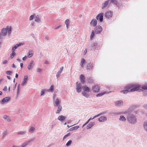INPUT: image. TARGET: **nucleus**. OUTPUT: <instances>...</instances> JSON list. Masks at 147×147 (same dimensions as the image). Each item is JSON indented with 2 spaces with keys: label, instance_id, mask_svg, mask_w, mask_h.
<instances>
[{
  "label": "nucleus",
  "instance_id": "obj_64",
  "mask_svg": "<svg viewBox=\"0 0 147 147\" xmlns=\"http://www.w3.org/2000/svg\"><path fill=\"white\" fill-rule=\"evenodd\" d=\"M20 67L21 68H22L23 67V63H20Z\"/></svg>",
  "mask_w": 147,
  "mask_h": 147
},
{
  "label": "nucleus",
  "instance_id": "obj_63",
  "mask_svg": "<svg viewBox=\"0 0 147 147\" xmlns=\"http://www.w3.org/2000/svg\"><path fill=\"white\" fill-rule=\"evenodd\" d=\"M88 123L87 122H86L84 124V125H83L82 126V127H84L87 124H88Z\"/></svg>",
  "mask_w": 147,
  "mask_h": 147
},
{
  "label": "nucleus",
  "instance_id": "obj_38",
  "mask_svg": "<svg viewBox=\"0 0 147 147\" xmlns=\"http://www.w3.org/2000/svg\"><path fill=\"white\" fill-rule=\"evenodd\" d=\"M54 89L53 86V85L51 86L49 89L47 90V91L52 92Z\"/></svg>",
  "mask_w": 147,
  "mask_h": 147
},
{
  "label": "nucleus",
  "instance_id": "obj_24",
  "mask_svg": "<svg viewBox=\"0 0 147 147\" xmlns=\"http://www.w3.org/2000/svg\"><path fill=\"white\" fill-rule=\"evenodd\" d=\"M94 65H93L91 63H89L87 64V67H88V69L90 70H92L93 69V67H94Z\"/></svg>",
  "mask_w": 147,
  "mask_h": 147
},
{
  "label": "nucleus",
  "instance_id": "obj_12",
  "mask_svg": "<svg viewBox=\"0 0 147 147\" xmlns=\"http://www.w3.org/2000/svg\"><path fill=\"white\" fill-rule=\"evenodd\" d=\"M97 24V21L96 20L93 19L91 21L90 23V25L91 26L94 27L96 26Z\"/></svg>",
  "mask_w": 147,
  "mask_h": 147
},
{
  "label": "nucleus",
  "instance_id": "obj_51",
  "mask_svg": "<svg viewBox=\"0 0 147 147\" xmlns=\"http://www.w3.org/2000/svg\"><path fill=\"white\" fill-rule=\"evenodd\" d=\"M7 61L6 60H3L2 62L3 64H6L7 63Z\"/></svg>",
  "mask_w": 147,
  "mask_h": 147
},
{
  "label": "nucleus",
  "instance_id": "obj_58",
  "mask_svg": "<svg viewBox=\"0 0 147 147\" xmlns=\"http://www.w3.org/2000/svg\"><path fill=\"white\" fill-rule=\"evenodd\" d=\"M87 52V49H85L84 52V55H86Z\"/></svg>",
  "mask_w": 147,
  "mask_h": 147
},
{
  "label": "nucleus",
  "instance_id": "obj_3",
  "mask_svg": "<svg viewBox=\"0 0 147 147\" xmlns=\"http://www.w3.org/2000/svg\"><path fill=\"white\" fill-rule=\"evenodd\" d=\"M127 120L128 122L131 124H135L137 121L136 117L133 114H130L128 115Z\"/></svg>",
  "mask_w": 147,
  "mask_h": 147
},
{
  "label": "nucleus",
  "instance_id": "obj_61",
  "mask_svg": "<svg viewBox=\"0 0 147 147\" xmlns=\"http://www.w3.org/2000/svg\"><path fill=\"white\" fill-rule=\"evenodd\" d=\"M61 25H60L58 26H57V27H56L55 28V29H58V28H59L60 27H61Z\"/></svg>",
  "mask_w": 147,
  "mask_h": 147
},
{
  "label": "nucleus",
  "instance_id": "obj_37",
  "mask_svg": "<svg viewBox=\"0 0 147 147\" xmlns=\"http://www.w3.org/2000/svg\"><path fill=\"white\" fill-rule=\"evenodd\" d=\"M105 113H100L98 115H97L95 116L93 118H90V120H92L93 119H94L95 118H96V117H97L98 116H100V115H102L103 114H104Z\"/></svg>",
  "mask_w": 147,
  "mask_h": 147
},
{
  "label": "nucleus",
  "instance_id": "obj_15",
  "mask_svg": "<svg viewBox=\"0 0 147 147\" xmlns=\"http://www.w3.org/2000/svg\"><path fill=\"white\" fill-rule=\"evenodd\" d=\"M118 119L120 121L122 122H125L126 120V118L123 115H121Z\"/></svg>",
  "mask_w": 147,
  "mask_h": 147
},
{
  "label": "nucleus",
  "instance_id": "obj_1",
  "mask_svg": "<svg viewBox=\"0 0 147 147\" xmlns=\"http://www.w3.org/2000/svg\"><path fill=\"white\" fill-rule=\"evenodd\" d=\"M126 90L121 91V93L126 94L128 92H132L141 89L140 86L138 84H133L129 85L126 87Z\"/></svg>",
  "mask_w": 147,
  "mask_h": 147
},
{
  "label": "nucleus",
  "instance_id": "obj_23",
  "mask_svg": "<svg viewBox=\"0 0 147 147\" xmlns=\"http://www.w3.org/2000/svg\"><path fill=\"white\" fill-rule=\"evenodd\" d=\"M66 117L63 115H60L58 117V119L60 121H63L65 120Z\"/></svg>",
  "mask_w": 147,
  "mask_h": 147
},
{
  "label": "nucleus",
  "instance_id": "obj_41",
  "mask_svg": "<svg viewBox=\"0 0 147 147\" xmlns=\"http://www.w3.org/2000/svg\"><path fill=\"white\" fill-rule=\"evenodd\" d=\"M16 55L14 51H12V53L10 55V57L11 59H12L15 55Z\"/></svg>",
  "mask_w": 147,
  "mask_h": 147
},
{
  "label": "nucleus",
  "instance_id": "obj_33",
  "mask_svg": "<svg viewBox=\"0 0 147 147\" xmlns=\"http://www.w3.org/2000/svg\"><path fill=\"white\" fill-rule=\"evenodd\" d=\"M143 127L145 131L147 132V121L144 122Z\"/></svg>",
  "mask_w": 147,
  "mask_h": 147
},
{
  "label": "nucleus",
  "instance_id": "obj_34",
  "mask_svg": "<svg viewBox=\"0 0 147 147\" xmlns=\"http://www.w3.org/2000/svg\"><path fill=\"white\" fill-rule=\"evenodd\" d=\"M85 63V59L82 58L81 59V62L80 63V65L82 67H83L84 66V64Z\"/></svg>",
  "mask_w": 147,
  "mask_h": 147
},
{
  "label": "nucleus",
  "instance_id": "obj_45",
  "mask_svg": "<svg viewBox=\"0 0 147 147\" xmlns=\"http://www.w3.org/2000/svg\"><path fill=\"white\" fill-rule=\"evenodd\" d=\"M94 33L93 30H92V33L90 35V39H92L94 37Z\"/></svg>",
  "mask_w": 147,
  "mask_h": 147
},
{
  "label": "nucleus",
  "instance_id": "obj_27",
  "mask_svg": "<svg viewBox=\"0 0 147 147\" xmlns=\"http://www.w3.org/2000/svg\"><path fill=\"white\" fill-rule=\"evenodd\" d=\"M108 3H109L108 2V1H105L102 4V9H103L107 7L108 5Z\"/></svg>",
  "mask_w": 147,
  "mask_h": 147
},
{
  "label": "nucleus",
  "instance_id": "obj_42",
  "mask_svg": "<svg viewBox=\"0 0 147 147\" xmlns=\"http://www.w3.org/2000/svg\"><path fill=\"white\" fill-rule=\"evenodd\" d=\"M35 15H31L30 18L29 20L30 21H31L32 20L34 19Z\"/></svg>",
  "mask_w": 147,
  "mask_h": 147
},
{
  "label": "nucleus",
  "instance_id": "obj_5",
  "mask_svg": "<svg viewBox=\"0 0 147 147\" xmlns=\"http://www.w3.org/2000/svg\"><path fill=\"white\" fill-rule=\"evenodd\" d=\"M35 63L33 60H31L30 62L28 64L27 66V68L29 70H32V68L34 67Z\"/></svg>",
  "mask_w": 147,
  "mask_h": 147
},
{
  "label": "nucleus",
  "instance_id": "obj_13",
  "mask_svg": "<svg viewBox=\"0 0 147 147\" xmlns=\"http://www.w3.org/2000/svg\"><path fill=\"white\" fill-rule=\"evenodd\" d=\"M28 77L27 76H24V79L23 80L21 85L24 86L26 85L28 81Z\"/></svg>",
  "mask_w": 147,
  "mask_h": 147
},
{
  "label": "nucleus",
  "instance_id": "obj_2",
  "mask_svg": "<svg viewBox=\"0 0 147 147\" xmlns=\"http://www.w3.org/2000/svg\"><path fill=\"white\" fill-rule=\"evenodd\" d=\"M12 27L11 26H7L5 28H3L0 33V39L3 38L6 36L7 32L8 34L10 35L11 33Z\"/></svg>",
  "mask_w": 147,
  "mask_h": 147
},
{
  "label": "nucleus",
  "instance_id": "obj_6",
  "mask_svg": "<svg viewBox=\"0 0 147 147\" xmlns=\"http://www.w3.org/2000/svg\"><path fill=\"white\" fill-rule=\"evenodd\" d=\"M3 118L5 121L7 122H10L11 121V117L6 115H4L3 116Z\"/></svg>",
  "mask_w": 147,
  "mask_h": 147
},
{
  "label": "nucleus",
  "instance_id": "obj_18",
  "mask_svg": "<svg viewBox=\"0 0 147 147\" xmlns=\"http://www.w3.org/2000/svg\"><path fill=\"white\" fill-rule=\"evenodd\" d=\"M115 106L117 107H119L123 105V102L122 101H117L115 102Z\"/></svg>",
  "mask_w": 147,
  "mask_h": 147
},
{
  "label": "nucleus",
  "instance_id": "obj_7",
  "mask_svg": "<svg viewBox=\"0 0 147 147\" xmlns=\"http://www.w3.org/2000/svg\"><path fill=\"white\" fill-rule=\"evenodd\" d=\"M102 30V28L100 26H97L94 28L95 32L97 34L100 33Z\"/></svg>",
  "mask_w": 147,
  "mask_h": 147
},
{
  "label": "nucleus",
  "instance_id": "obj_10",
  "mask_svg": "<svg viewBox=\"0 0 147 147\" xmlns=\"http://www.w3.org/2000/svg\"><path fill=\"white\" fill-rule=\"evenodd\" d=\"M92 89L94 92H97L99 91L100 88L98 85H95L93 86Z\"/></svg>",
  "mask_w": 147,
  "mask_h": 147
},
{
  "label": "nucleus",
  "instance_id": "obj_31",
  "mask_svg": "<svg viewBox=\"0 0 147 147\" xmlns=\"http://www.w3.org/2000/svg\"><path fill=\"white\" fill-rule=\"evenodd\" d=\"M57 107H58V109L57 110L56 113V114H58L59 113L60 111H61L62 109V107L61 105H59Z\"/></svg>",
  "mask_w": 147,
  "mask_h": 147
},
{
  "label": "nucleus",
  "instance_id": "obj_39",
  "mask_svg": "<svg viewBox=\"0 0 147 147\" xmlns=\"http://www.w3.org/2000/svg\"><path fill=\"white\" fill-rule=\"evenodd\" d=\"M72 143V141L71 140H69L67 142L66 144V146L68 147L70 146Z\"/></svg>",
  "mask_w": 147,
  "mask_h": 147
},
{
  "label": "nucleus",
  "instance_id": "obj_21",
  "mask_svg": "<svg viewBox=\"0 0 147 147\" xmlns=\"http://www.w3.org/2000/svg\"><path fill=\"white\" fill-rule=\"evenodd\" d=\"M107 120V118L105 117L101 116L100 117L98 120L100 122H103Z\"/></svg>",
  "mask_w": 147,
  "mask_h": 147
},
{
  "label": "nucleus",
  "instance_id": "obj_11",
  "mask_svg": "<svg viewBox=\"0 0 147 147\" xmlns=\"http://www.w3.org/2000/svg\"><path fill=\"white\" fill-rule=\"evenodd\" d=\"M97 20L99 19V21L102 22L103 20V13H100L98 14L96 17Z\"/></svg>",
  "mask_w": 147,
  "mask_h": 147
},
{
  "label": "nucleus",
  "instance_id": "obj_30",
  "mask_svg": "<svg viewBox=\"0 0 147 147\" xmlns=\"http://www.w3.org/2000/svg\"><path fill=\"white\" fill-rule=\"evenodd\" d=\"M83 91L86 92H89L90 91V89L86 86H84L82 87Z\"/></svg>",
  "mask_w": 147,
  "mask_h": 147
},
{
  "label": "nucleus",
  "instance_id": "obj_48",
  "mask_svg": "<svg viewBox=\"0 0 147 147\" xmlns=\"http://www.w3.org/2000/svg\"><path fill=\"white\" fill-rule=\"evenodd\" d=\"M7 131H4L3 133V137H5L7 134Z\"/></svg>",
  "mask_w": 147,
  "mask_h": 147
},
{
  "label": "nucleus",
  "instance_id": "obj_36",
  "mask_svg": "<svg viewBox=\"0 0 147 147\" xmlns=\"http://www.w3.org/2000/svg\"><path fill=\"white\" fill-rule=\"evenodd\" d=\"M80 79L82 82L84 83V78L82 74L80 76Z\"/></svg>",
  "mask_w": 147,
  "mask_h": 147
},
{
  "label": "nucleus",
  "instance_id": "obj_19",
  "mask_svg": "<svg viewBox=\"0 0 147 147\" xmlns=\"http://www.w3.org/2000/svg\"><path fill=\"white\" fill-rule=\"evenodd\" d=\"M61 100L58 98H57L55 101V103L54 106L55 107L58 106L59 105H60Z\"/></svg>",
  "mask_w": 147,
  "mask_h": 147
},
{
  "label": "nucleus",
  "instance_id": "obj_4",
  "mask_svg": "<svg viewBox=\"0 0 147 147\" xmlns=\"http://www.w3.org/2000/svg\"><path fill=\"white\" fill-rule=\"evenodd\" d=\"M11 100V98L9 96H7L3 98L1 101L0 103L1 105H3L7 103Z\"/></svg>",
  "mask_w": 147,
  "mask_h": 147
},
{
  "label": "nucleus",
  "instance_id": "obj_14",
  "mask_svg": "<svg viewBox=\"0 0 147 147\" xmlns=\"http://www.w3.org/2000/svg\"><path fill=\"white\" fill-rule=\"evenodd\" d=\"M34 21L38 23H40L41 21L40 16L38 15H35Z\"/></svg>",
  "mask_w": 147,
  "mask_h": 147
},
{
  "label": "nucleus",
  "instance_id": "obj_47",
  "mask_svg": "<svg viewBox=\"0 0 147 147\" xmlns=\"http://www.w3.org/2000/svg\"><path fill=\"white\" fill-rule=\"evenodd\" d=\"M70 133H68V134L65 135L63 138V140L66 139L67 137L70 136Z\"/></svg>",
  "mask_w": 147,
  "mask_h": 147
},
{
  "label": "nucleus",
  "instance_id": "obj_8",
  "mask_svg": "<svg viewBox=\"0 0 147 147\" xmlns=\"http://www.w3.org/2000/svg\"><path fill=\"white\" fill-rule=\"evenodd\" d=\"M32 141V139H31L28 141H27L22 143L21 145L19 146V147H25L28 145L30 144Z\"/></svg>",
  "mask_w": 147,
  "mask_h": 147
},
{
  "label": "nucleus",
  "instance_id": "obj_22",
  "mask_svg": "<svg viewBox=\"0 0 147 147\" xmlns=\"http://www.w3.org/2000/svg\"><path fill=\"white\" fill-rule=\"evenodd\" d=\"M95 124L94 122H91L89 123L87 125L86 128L87 129H90Z\"/></svg>",
  "mask_w": 147,
  "mask_h": 147
},
{
  "label": "nucleus",
  "instance_id": "obj_40",
  "mask_svg": "<svg viewBox=\"0 0 147 147\" xmlns=\"http://www.w3.org/2000/svg\"><path fill=\"white\" fill-rule=\"evenodd\" d=\"M18 47H19L18 45L17 44L15 45L13 47L12 51H14Z\"/></svg>",
  "mask_w": 147,
  "mask_h": 147
},
{
  "label": "nucleus",
  "instance_id": "obj_9",
  "mask_svg": "<svg viewBox=\"0 0 147 147\" xmlns=\"http://www.w3.org/2000/svg\"><path fill=\"white\" fill-rule=\"evenodd\" d=\"M107 89L106 88H105L104 89V90L99 94H97L96 96L97 97H100L105 94H108L109 92L107 91Z\"/></svg>",
  "mask_w": 147,
  "mask_h": 147
},
{
  "label": "nucleus",
  "instance_id": "obj_50",
  "mask_svg": "<svg viewBox=\"0 0 147 147\" xmlns=\"http://www.w3.org/2000/svg\"><path fill=\"white\" fill-rule=\"evenodd\" d=\"M142 88L144 90H147V85L144 86H142Z\"/></svg>",
  "mask_w": 147,
  "mask_h": 147
},
{
  "label": "nucleus",
  "instance_id": "obj_62",
  "mask_svg": "<svg viewBox=\"0 0 147 147\" xmlns=\"http://www.w3.org/2000/svg\"><path fill=\"white\" fill-rule=\"evenodd\" d=\"M128 113H129L127 111H124L123 112V114H127Z\"/></svg>",
  "mask_w": 147,
  "mask_h": 147
},
{
  "label": "nucleus",
  "instance_id": "obj_43",
  "mask_svg": "<svg viewBox=\"0 0 147 147\" xmlns=\"http://www.w3.org/2000/svg\"><path fill=\"white\" fill-rule=\"evenodd\" d=\"M97 46L96 43H94L92 45L91 47L93 49H94L96 48Z\"/></svg>",
  "mask_w": 147,
  "mask_h": 147
},
{
  "label": "nucleus",
  "instance_id": "obj_56",
  "mask_svg": "<svg viewBox=\"0 0 147 147\" xmlns=\"http://www.w3.org/2000/svg\"><path fill=\"white\" fill-rule=\"evenodd\" d=\"M7 90V87L6 86H5L3 89V91H6Z\"/></svg>",
  "mask_w": 147,
  "mask_h": 147
},
{
  "label": "nucleus",
  "instance_id": "obj_49",
  "mask_svg": "<svg viewBox=\"0 0 147 147\" xmlns=\"http://www.w3.org/2000/svg\"><path fill=\"white\" fill-rule=\"evenodd\" d=\"M28 57L27 56L25 55L24 57L22 58V60L24 61H25L27 59Z\"/></svg>",
  "mask_w": 147,
  "mask_h": 147
},
{
  "label": "nucleus",
  "instance_id": "obj_44",
  "mask_svg": "<svg viewBox=\"0 0 147 147\" xmlns=\"http://www.w3.org/2000/svg\"><path fill=\"white\" fill-rule=\"evenodd\" d=\"M63 66L61 67L60 68V69L57 72L58 73H59V74H61L62 73V72L63 70Z\"/></svg>",
  "mask_w": 147,
  "mask_h": 147
},
{
  "label": "nucleus",
  "instance_id": "obj_25",
  "mask_svg": "<svg viewBox=\"0 0 147 147\" xmlns=\"http://www.w3.org/2000/svg\"><path fill=\"white\" fill-rule=\"evenodd\" d=\"M26 133V131H20L17 133V134L18 135L20 136H23L25 135Z\"/></svg>",
  "mask_w": 147,
  "mask_h": 147
},
{
  "label": "nucleus",
  "instance_id": "obj_52",
  "mask_svg": "<svg viewBox=\"0 0 147 147\" xmlns=\"http://www.w3.org/2000/svg\"><path fill=\"white\" fill-rule=\"evenodd\" d=\"M6 73L7 74L10 75L12 74V72L11 71H6Z\"/></svg>",
  "mask_w": 147,
  "mask_h": 147
},
{
  "label": "nucleus",
  "instance_id": "obj_35",
  "mask_svg": "<svg viewBox=\"0 0 147 147\" xmlns=\"http://www.w3.org/2000/svg\"><path fill=\"white\" fill-rule=\"evenodd\" d=\"M65 23L66 25V27L67 28H69V19L66 20L65 21Z\"/></svg>",
  "mask_w": 147,
  "mask_h": 147
},
{
  "label": "nucleus",
  "instance_id": "obj_17",
  "mask_svg": "<svg viewBox=\"0 0 147 147\" xmlns=\"http://www.w3.org/2000/svg\"><path fill=\"white\" fill-rule=\"evenodd\" d=\"M33 51L32 50H29L27 53V57L28 58H30L32 57L33 54Z\"/></svg>",
  "mask_w": 147,
  "mask_h": 147
},
{
  "label": "nucleus",
  "instance_id": "obj_60",
  "mask_svg": "<svg viewBox=\"0 0 147 147\" xmlns=\"http://www.w3.org/2000/svg\"><path fill=\"white\" fill-rule=\"evenodd\" d=\"M143 107L144 108L147 110V104L144 105Z\"/></svg>",
  "mask_w": 147,
  "mask_h": 147
},
{
  "label": "nucleus",
  "instance_id": "obj_28",
  "mask_svg": "<svg viewBox=\"0 0 147 147\" xmlns=\"http://www.w3.org/2000/svg\"><path fill=\"white\" fill-rule=\"evenodd\" d=\"M89 92H87L85 91H83L82 92V94L83 96L86 98H88L90 96V95L88 94Z\"/></svg>",
  "mask_w": 147,
  "mask_h": 147
},
{
  "label": "nucleus",
  "instance_id": "obj_26",
  "mask_svg": "<svg viewBox=\"0 0 147 147\" xmlns=\"http://www.w3.org/2000/svg\"><path fill=\"white\" fill-rule=\"evenodd\" d=\"M79 127H80L79 126H76L71 128L69 129V131H76L77 130L78 128H79Z\"/></svg>",
  "mask_w": 147,
  "mask_h": 147
},
{
  "label": "nucleus",
  "instance_id": "obj_53",
  "mask_svg": "<svg viewBox=\"0 0 147 147\" xmlns=\"http://www.w3.org/2000/svg\"><path fill=\"white\" fill-rule=\"evenodd\" d=\"M18 46H21L23 45H24V43L23 42H20L19 43H18Z\"/></svg>",
  "mask_w": 147,
  "mask_h": 147
},
{
  "label": "nucleus",
  "instance_id": "obj_46",
  "mask_svg": "<svg viewBox=\"0 0 147 147\" xmlns=\"http://www.w3.org/2000/svg\"><path fill=\"white\" fill-rule=\"evenodd\" d=\"M20 90V85H19L17 87V95L18 96L19 94V92Z\"/></svg>",
  "mask_w": 147,
  "mask_h": 147
},
{
  "label": "nucleus",
  "instance_id": "obj_59",
  "mask_svg": "<svg viewBox=\"0 0 147 147\" xmlns=\"http://www.w3.org/2000/svg\"><path fill=\"white\" fill-rule=\"evenodd\" d=\"M55 125V124H52V125H51L50 127H51V129H52L53 128V127H54Z\"/></svg>",
  "mask_w": 147,
  "mask_h": 147
},
{
  "label": "nucleus",
  "instance_id": "obj_55",
  "mask_svg": "<svg viewBox=\"0 0 147 147\" xmlns=\"http://www.w3.org/2000/svg\"><path fill=\"white\" fill-rule=\"evenodd\" d=\"M111 1L113 3H116L117 1V0H111Z\"/></svg>",
  "mask_w": 147,
  "mask_h": 147
},
{
  "label": "nucleus",
  "instance_id": "obj_20",
  "mask_svg": "<svg viewBox=\"0 0 147 147\" xmlns=\"http://www.w3.org/2000/svg\"><path fill=\"white\" fill-rule=\"evenodd\" d=\"M81 85L80 84H78L76 86V91L77 92H81Z\"/></svg>",
  "mask_w": 147,
  "mask_h": 147
},
{
  "label": "nucleus",
  "instance_id": "obj_57",
  "mask_svg": "<svg viewBox=\"0 0 147 147\" xmlns=\"http://www.w3.org/2000/svg\"><path fill=\"white\" fill-rule=\"evenodd\" d=\"M60 74L59 73H58V72L57 74H56V77L57 78H58L59 77H60Z\"/></svg>",
  "mask_w": 147,
  "mask_h": 147
},
{
  "label": "nucleus",
  "instance_id": "obj_54",
  "mask_svg": "<svg viewBox=\"0 0 147 147\" xmlns=\"http://www.w3.org/2000/svg\"><path fill=\"white\" fill-rule=\"evenodd\" d=\"M36 70L38 72H40L42 71V69L40 68H38Z\"/></svg>",
  "mask_w": 147,
  "mask_h": 147
},
{
  "label": "nucleus",
  "instance_id": "obj_16",
  "mask_svg": "<svg viewBox=\"0 0 147 147\" xmlns=\"http://www.w3.org/2000/svg\"><path fill=\"white\" fill-rule=\"evenodd\" d=\"M112 14L111 12L107 11L105 13V16L106 18H109L112 17Z\"/></svg>",
  "mask_w": 147,
  "mask_h": 147
},
{
  "label": "nucleus",
  "instance_id": "obj_29",
  "mask_svg": "<svg viewBox=\"0 0 147 147\" xmlns=\"http://www.w3.org/2000/svg\"><path fill=\"white\" fill-rule=\"evenodd\" d=\"M35 128L33 127H30L28 130V131L30 133H32L35 131Z\"/></svg>",
  "mask_w": 147,
  "mask_h": 147
},
{
  "label": "nucleus",
  "instance_id": "obj_32",
  "mask_svg": "<svg viewBox=\"0 0 147 147\" xmlns=\"http://www.w3.org/2000/svg\"><path fill=\"white\" fill-rule=\"evenodd\" d=\"M47 90L46 89H43L41 90L40 91V96H43L44 94L47 92Z\"/></svg>",
  "mask_w": 147,
  "mask_h": 147
}]
</instances>
